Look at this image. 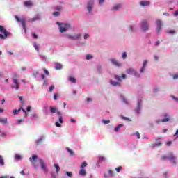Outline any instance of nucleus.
<instances>
[{
	"instance_id": "f257e3e1",
	"label": "nucleus",
	"mask_w": 178,
	"mask_h": 178,
	"mask_svg": "<svg viewBox=\"0 0 178 178\" xmlns=\"http://www.w3.org/2000/svg\"><path fill=\"white\" fill-rule=\"evenodd\" d=\"M114 78L117 80V81H110V83L111 84V86H113V87H120L122 86V84L120 83H122V79H123L124 80V79H126V74H122V76H119V75H115Z\"/></svg>"
},
{
	"instance_id": "f03ea898",
	"label": "nucleus",
	"mask_w": 178,
	"mask_h": 178,
	"mask_svg": "<svg viewBox=\"0 0 178 178\" xmlns=\"http://www.w3.org/2000/svg\"><path fill=\"white\" fill-rule=\"evenodd\" d=\"M161 159L162 161H169L172 165L177 164V158L173 153H170L167 156H163Z\"/></svg>"
},
{
	"instance_id": "7ed1b4c3",
	"label": "nucleus",
	"mask_w": 178,
	"mask_h": 178,
	"mask_svg": "<svg viewBox=\"0 0 178 178\" xmlns=\"http://www.w3.org/2000/svg\"><path fill=\"white\" fill-rule=\"evenodd\" d=\"M56 24L58 25L59 31L61 33H66L67 30H70L72 28V25H70V24L60 23L57 22Z\"/></svg>"
},
{
	"instance_id": "20e7f679",
	"label": "nucleus",
	"mask_w": 178,
	"mask_h": 178,
	"mask_svg": "<svg viewBox=\"0 0 178 178\" xmlns=\"http://www.w3.org/2000/svg\"><path fill=\"white\" fill-rule=\"evenodd\" d=\"M9 35H12V33L8 32V30L5 29V26L0 25V40H6Z\"/></svg>"
},
{
	"instance_id": "39448f33",
	"label": "nucleus",
	"mask_w": 178,
	"mask_h": 178,
	"mask_svg": "<svg viewBox=\"0 0 178 178\" xmlns=\"http://www.w3.org/2000/svg\"><path fill=\"white\" fill-rule=\"evenodd\" d=\"M15 20H17V22H18V23L22 24L24 33V34H26V33H27L26 19L24 18L20 19L19 17V16H17V15L15 16Z\"/></svg>"
},
{
	"instance_id": "423d86ee",
	"label": "nucleus",
	"mask_w": 178,
	"mask_h": 178,
	"mask_svg": "<svg viewBox=\"0 0 178 178\" xmlns=\"http://www.w3.org/2000/svg\"><path fill=\"white\" fill-rule=\"evenodd\" d=\"M141 108H143V97H138V99H137L136 108H135V113H136L137 115H140Z\"/></svg>"
},
{
	"instance_id": "0eeeda50",
	"label": "nucleus",
	"mask_w": 178,
	"mask_h": 178,
	"mask_svg": "<svg viewBox=\"0 0 178 178\" xmlns=\"http://www.w3.org/2000/svg\"><path fill=\"white\" fill-rule=\"evenodd\" d=\"M140 29L144 33L149 30V24L147 20L144 19L140 22Z\"/></svg>"
},
{
	"instance_id": "6e6552de",
	"label": "nucleus",
	"mask_w": 178,
	"mask_h": 178,
	"mask_svg": "<svg viewBox=\"0 0 178 178\" xmlns=\"http://www.w3.org/2000/svg\"><path fill=\"white\" fill-rule=\"evenodd\" d=\"M126 73L127 74H131V76H134L135 77H137L139 79V77H141V75L140 73H138L134 68H129L127 70Z\"/></svg>"
},
{
	"instance_id": "1a4fd4ad",
	"label": "nucleus",
	"mask_w": 178,
	"mask_h": 178,
	"mask_svg": "<svg viewBox=\"0 0 178 178\" xmlns=\"http://www.w3.org/2000/svg\"><path fill=\"white\" fill-rule=\"evenodd\" d=\"M162 118H163L161 120L162 123H166V122H170L172 120V117L170 116V113L168 112H164L161 115Z\"/></svg>"
},
{
	"instance_id": "9d476101",
	"label": "nucleus",
	"mask_w": 178,
	"mask_h": 178,
	"mask_svg": "<svg viewBox=\"0 0 178 178\" xmlns=\"http://www.w3.org/2000/svg\"><path fill=\"white\" fill-rule=\"evenodd\" d=\"M94 5H95V1L94 0H88L87 1V7L86 9L88 12V13H92V10L94 9Z\"/></svg>"
},
{
	"instance_id": "9b49d317",
	"label": "nucleus",
	"mask_w": 178,
	"mask_h": 178,
	"mask_svg": "<svg viewBox=\"0 0 178 178\" xmlns=\"http://www.w3.org/2000/svg\"><path fill=\"white\" fill-rule=\"evenodd\" d=\"M12 90H15V91H19L20 88V83H19V81L16 79H13V85H11Z\"/></svg>"
},
{
	"instance_id": "f8f14e48",
	"label": "nucleus",
	"mask_w": 178,
	"mask_h": 178,
	"mask_svg": "<svg viewBox=\"0 0 178 178\" xmlns=\"http://www.w3.org/2000/svg\"><path fill=\"white\" fill-rule=\"evenodd\" d=\"M65 37H66V38H68V40H72L74 41H76L77 40H80V38H81V33H79V34L74 35L66 34V35H65Z\"/></svg>"
},
{
	"instance_id": "ddd939ff",
	"label": "nucleus",
	"mask_w": 178,
	"mask_h": 178,
	"mask_svg": "<svg viewBox=\"0 0 178 178\" xmlns=\"http://www.w3.org/2000/svg\"><path fill=\"white\" fill-rule=\"evenodd\" d=\"M162 25L163 22L161 19L156 20V33L158 34L159 33H161L162 31Z\"/></svg>"
},
{
	"instance_id": "4468645a",
	"label": "nucleus",
	"mask_w": 178,
	"mask_h": 178,
	"mask_svg": "<svg viewBox=\"0 0 178 178\" xmlns=\"http://www.w3.org/2000/svg\"><path fill=\"white\" fill-rule=\"evenodd\" d=\"M109 60L111 65L115 66V67H122L123 66V63L119 62L116 58H110Z\"/></svg>"
},
{
	"instance_id": "2eb2a0df",
	"label": "nucleus",
	"mask_w": 178,
	"mask_h": 178,
	"mask_svg": "<svg viewBox=\"0 0 178 178\" xmlns=\"http://www.w3.org/2000/svg\"><path fill=\"white\" fill-rule=\"evenodd\" d=\"M40 163L41 169L43 170V172H44V173H47L48 169L47 168V164H45V162L42 159H40Z\"/></svg>"
},
{
	"instance_id": "dca6fc26",
	"label": "nucleus",
	"mask_w": 178,
	"mask_h": 178,
	"mask_svg": "<svg viewBox=\"0 0 178 178\" xmlns=\"http://www.w3.org/2000/svg\"><path fill=\"white\" fill-rule=\"evenodd\" d=\"M44 140H45V136L42 135L40 136L38 138L35 140V144H36L37 145H41Z\"/></svg>"
},
{
	"instance_id": "f3484780",
	"label": "nucleus",
	"mask_w": 178,
	"mask_h": 178,
	"mask_svg": "<svg viewBox=\"0 0 178 178\" xmlns=\"http://www.w3.org/2000/svg\"><path fill=\"white\" fill-rule=\"evenodd\" d=\"M57 115L59 116L58 122L62 124L63 123V114L60 111H57Z\"/></svg>"
},
{
	"instance_id": "a211bd4d",
	"label": "nucleus",
	"mask_w": 178,
	"mask_h": 178,
	"mask_svg": "<svg viewBox=\"0 0 178 178\" xmlns=\"http://www.w3.org/2000/svg\"><path fill=\"white\" fill-rule=\"evenodd\" d=\"M140 6H143V7L149 6L151 5V2L148 1H141L140 2Z\"/></svg>"
},
{
	"instance_id": "6ab92c4d",
	"label": "nucleus",
	"mask_w": 178,
	"mask_h": 178,
	"mask_svg": "<svg viewBox=\"0 0 178 178\" xmlns=\"http://www.w3.org/2000/svg\"><path fill=\"white\" fill-rule=\"evenodd\" d=\"M159 140V139H156V142L152 145V148H156V147H161V145H162V142Z\"/></svg>"
},
{
	"instance_id": "aec40b11",
	"label": "nucleus",
	"mask_w": 178,
	"mask_h": 178,
	"mask_svg": "<svg viewBox=\"0 0 178 178\" xmlns=\"http://www.w3.org/2000/svg\"><path fill=\"white\" fill-rule=\"evenodd\" d=\"M49 111H50V113L54 114V113H57V112H59V111H58V108L56 107L50 106H49Z\"/></svg>"
},
{
	"instance_id": "412c9836",
	"label": "nucleus",
	"mask_w": 178,
	"mask_h": 178,
	"mask_svg": "<svg viewBox=\"0 0 178 178\" xmlns=\"http://www.w3.org/2000/svg\"><path fill=\"white\" fill-rule=\"evenodd\" d=\"M79 176H83V177H86L87 176V171L84 168H81L79 170Z\"/></svg>"
},
{
	"instance_id": "4be33fe9",
	"label": "nucleus",
	"mask_w": 178,
	"mask_h": 178,
	"mask_svg": "<svg viewBox=\"0 0 178 178\" xmlns=\"http://www.w3.org/2000/svg\"><path fill=\"white\" fill-rule=\"evenodd\" d=\"M24 5L25 8H31V6H33V3H31L30 1H24Z\"/></svg>"
},
{
	"instance_id": "5701e85b",
	"label": "nucleus",
	"mask_w": 178,
	"mask_h": 178,
	"mask_svg": "<svg viewBox=\"0 0 178 178\" xmlns=\"http://www.w3.org/2000/svg\"><path fill=\"white\" fill-rule=\"evenodd\" d=\"M63 67V66L62 65V64H60L59 63H55L56 70H62Z\"/></svg>"
},
{
	"instance_id": "b1692460",
	"label": "nucleus",
	"mask_w": 178,
	"mask_h": 178,
	"mask_svg": "<svg viewBox=\"0 0 178 178\" xmlns=\"http://www.w3.org/2000/svg\"><path fill=\"white\" fill-rule=\"evenodd\" d=\"M124 125L123 124H118L115 128H114V131L115 133H118V131H119V130H120L121 127H123Z\"/></svg>"
},
{
	"instance_id": "393cba45",
	"label": "nucleus",
	"mask_w": 178,
	"mask_h": 178,
	"mask_svg": "<svg viewBox=\"0 0 178 178\" xmlns=\"http://www.w3.org/2000/svg\"><path fill=\"white\" fill-rule=\"evenodd\" d=\"M38 158V156H37V154H33L32 157L29 158V161L30 162H31V163H33V162H34V161H35V159H37Z\"/></svg>"
},
{
	"instance_id": "a878e982",
	"label": "nucleus",
	"mask_w": 178,
	"mask_h": 178,
	"mask_svg": "<svg viewBox=\"0 0 178 178\" xmlns=\"http://www.w3.org/2000/svg\"><path fill=\"white\" fill-rule=\"evenodd\" d=\"M122 4H117L115 5L114 7H113V10H119V9H122Z\"/></svg>"
},
{
	"instance_id": "bb28decb",
	"label": "nucleus",
	"mask_w": 178,
	"mask_h": 178,
	"mask_svg": "<svg viewBox=\"0 0 178 178\" xmlns=\"http://www.w3.org/2000/svg\"><path fill=\"white\" fill-rule=\"evenodd\" d=\"M121 101L125 104V105H129V102L127 101V99L123 95L121 96Z\"/></svg>"
},
{
	"instance_id": "cd10ccee",
	"label": "nucleus",
	"mask_w": 178,
	"mask_h": 178,
	"mask_svg": "<svg viewBox=\"0 0 178 178\" xmlns=\"http://www.w3.org/2000/svg\"><path fill=\"white\" fill-rule=\"evenodd\" d=\"M15 161H22V159H23V156L16 154L15 155Z\"/></svg>"
},
{
	"instance_id": "c85d7f7f",
	"label": "nucleus",
	"mask_w": 178,
	"mask_h": 178,
	"mask_svg": "<svg viewBox=\"0 0 178 178\" xmlns=\"http://www.w3.org/2000/svg\"><path fill=\"white\" fill-rule=\"evenodd\" d=\"M131 136L136 137L138 140H140V138H141V136L140 135V132L138 131H136L132 134Z\"/></svg>"
},
{
	"instance_id": "c756f323",
	"label": "nucleus",
	"mask_w": 178,
	"mask_h": 178,
	"mask_svg": "<svg viewBox=\"0 0 178 178\" xmlns=\"http://www.w3.org/2000/svg\"><path fill=\"white\" fill-rule=\"evenodd\" d=\"M37 20H41L39 15H37L34 18L30 19V22H37Z\"/></svg>"
},
{
	"instance_id": "7c9ffc66",
	"label": "nucleus",
	"mask_w": 178,
	"mask_h": 178,
	"mask_svg": "<svg viewBox=\"0 0 178 178\" xmlns=\"http://www.w3.org/2000/svg\"><path fill=\"white\" fill-rule=\"evenodd\" d=\"M0 123H2V124H8V118H0Z\"/></svg>"
},
{
	"instance_id": "2f4dec72",
	"label": "nucleus",
	"mask_w": 178,
	"mask_h": 178,
	"mask_svg": "<svg viewBox=\"0 0 178 178\" xmlns=\"http://www.w3.org/2000/svg\"><path fill=\"white\" fill-rule=\"evenodd\" d=\"M54 168L56 169V173H59V170H60V167H59V164L55 163L54 164Z\"/></svg>"
},
{
	"instance_id": "473e14b6",
	"label": "nucleus",
	"mask_w": 178,
	"mask_h": 178,
	"mask_svg": "<svg viewBox=\"0 0 178 178\" xmlns=\"http://www.w3.org/2000/svg\"><path fill=\"white\" fill-rule=\"evenodd\" d=\"M0 166H5V160L1 155H0Z\"/></svg>"
},
{
	"instance_id": "72a5a7b5",
	"label": "nucleus",
	"mask_w": 178,
	"mask_h": 178,
	"mask_svg": "<svg viewBox=\"0 0 178 178\" xmlns=\"http://www.w3.org/2000/svg\"><path fill=\"white\" fill-rule=\"evenodd\" d=\"M153 92H154L155 94L159 92V86H155L153 88Z\"/></svg>"
},
{
	"instance_id": "f704fd0d",
	"label": "nucleus",
	"mask_w": 178,
	"mask_h": 178,
	"mask_svg": "<svg viewBox=\"0 0 178 178\" xmlns=\"http://www.w3.org/2000/svg\"><path fill=\"white\" fill-rule=\"evenodd\" d=\"M94 58V56L91 54H87L86 56V60H91V59H93Z\"/></svg>"
},
{
	"instance_id": "c9c22d12",
	"label": "nucleus",
	"mask_w": 178,
	"mask_h": 178,
	"mask_svg": "<svg viewBox=\"0 0 178 178\" xmlns=\"http://www.w3.org/2000/svg\"><path fill=\"white\" fill-rule=\"evenodd\" d=\"M68 80H69V81H70L73 84H75V83H76V78H74L73 76H70Z\"/></svg>"
},
{
	"instance_id": "e433bc0d",
	"label": "nucleus",
	"mask_w": 178,
	"mask_h": 178,
	"mask_svg": "<svg viewBox=\"0 0 178 178\" xmlns=\"http://www.w3.org/2000/svg\"><path fill=\"white\" fill-rule=\"evenodd\" d=\"M134 27H135L134 25L129 26V31H131V33H134V31H136V30L134 29Z\"/></svg>"
},
{
	"instance_id": "4c0bfd02",
	"label": "nucleus",
	"mask_w": 178,
	"mask_h": 178,
	"mask_svg": "<svg viewBox=\"0 0 178 178\" xmlns=\"http://www.w3.org/2000/svg\"><path fill=\"white\" fill-rule=\"evenodd\" d=\"M0 136H1V137H3L5 138L8 137V134L6 131H0Z\"/></svg>"
},
{
	"instance_id": "58836bf2",
	"label": "nucleus",
	"mask_w": 178,
	"mask_h": 178,
	"mask_svg": "<svg viewBox=\"0 0 178 178\" xmlns=\"http://www.w3.org/2000/svg\"><path fill=\"white\" fill-rule=\"evenodd\" d=\"M167 34H171V35H173L174 34H176V31L175 30H170L166 31Z\"/></svg>"
},
{
	"instance_id": "ea45409f",
	"label": "nucleus",
	"mask_w": 178,
	"mask_h": 178,
	"mask_svg": "<svg viewBox=\"0 0 178 178\" xmlns=\"http://www.w3.org/2000/svg\"><path fill=\"white\" fill-rule=\"evenodd\" d=\"M122 58L124 60L127 58V52L124 51L122 54Z\"/></svg>"
},
{
	"instance_id": "a19ab883",
	"label": "nucleus",
	"mask_w": 178,
	"mask_h": 178,
	"mask_svg": "<svg viewBox=\"0 0 178 178\" xmlns=\"http://www.w3.org/2000/svg\"><path fill=\"white\" fill-rule=\"evenodd\" d=\"M23 123H24V120H23V119L17 120L16 122V124H17V125L22 124Z\"/></svg>"
},
{
	"instance_id": "79ce46f5",
	"label": "nucleus",
	"mask_w": 178,
	"mask_h": 178,
	"mask_svg": "<svg viewBox=\"0 0 178 178\" xmlns=\"http://www.w3.org/2000/svg\"><path fill=\"white\" fill-rule=\"evenodd\" d=\"M20 111H22V108L19 109H15L13 111V115H19V112H20Z\"/></svg>"
},
{
	"instance_id": "37998d69",
	"label": "nucleus",
	"mask_w": 178,
	"mask_h": 178,
	"mask_svg": "<svg viewBox=\"0 0 178 178\" xmlns=\"http://www.w3.org/2000/svg\"><path fill=\"white\" fill-rule=\"evenodd\" d=\"M32 74L35 79H37L38 74H40V72L38 71L33 72Z\"/></svg>"
},
{
	"instance_id": "c03bdc74",
	"label": "nucleus",
	"mask_w": 178,
	"mask_h": 178,
	"mask_svg": "<svg viewBox=\"0 0 178 178\" xmlns=\"http://www.w3.org/2000/svg\"><path fill=\"white\" fill-rule=\"evenodd\" d=\"M108 175L111 177H114L115 174L113 173V171H112V170H108Z\"/></svg>"
},
{
	"instance_id": "a18cd8bd",
	"label": "nucleus",
	"mask_w": 178,
	"mask_h": 178,
	"mask_svg": "<svg viewBox=\"0 0 178 178\" xmlns=\"http://www.w3.org/2000/svg\"><path fill=\"white\" fill-rule=\"evenodd\" d=\"M86 166H87V162L83 161L82 163V164L81 165L80 168H81V169H84V168H86Z\"/></svg>"
},
{
	"instance_id": "49530a36",
	"label": "nucleus",
	"mask_w": 178,
	"mask_h": 178,
	"mask_svg": "<svg viewBox=\"0 0 178 178\" xmlns=\"http://www.w3.org/2000/svg\"><path fill=\"white\" fill-rule=\"evenodd\" d=\"M66 150L67 152H69L70 155H74V154L73 153V150L70 149L69 147H66Z\"/></svg>"
},
{
	"instance_id": "de8ad7c7",
	"label": "nucleus",
	"mask_w": 178,
	"mask_h": 178,
	"mask_svg": "<svg viewBox=\"0 0 178 178\" xmlns=\"http://www.w3.org/2000/svg\"><path fill=\"white\" fill-rule=\"evenodd\" d=\"M105 161H106V159L104 156H100L99 158V162H105Z\"/></svg>"
},
{
	"instance_id": "09e8293b",
	"label": "nucleus",
	"mask_w": 178,
	"mask_h": 178,
	"mask_svg": "<svg viewBox=\"0 0 178 178\" xmlns=\"http://www.w3.org/2000/svg\"><path fill=\"white\" fill-rule=\"evenodd\" d=\"M115 171L117 173H120L122 172V166H119L118 168H115Z\"/></svg>"
},
{
	"instance_id": "8fccbe9b",
	"label": "nucleus",
	"mask_w": 178,
	"mask_h": 178,
	"mask_svg": "<svg viewBox=\"0 0 178 178\" xmlns=\"http://www.w3.org/2000/svg\"><path fill=\"white\" fill-rule=\"evenodd\" d=\"M147 65H148V60H145L143 61L142 67L146 68V67H147Z\"/></svg>"
},
{
	"instance_id": "3c124183",
	"label": "nucleus",
	"mask_w": 178,
	"mask_h": 178,
	"mask_svg": "<svg viewBox=\"0 0 178 178\" xmlns=\"http://www.w3.org/2000/svg\"><path fill=\"white\" fill-rule=\"evenodd\" d=\"M102 123H104V124H109V123H111V120H102Z\"/></svg>"
},
{
	"instance_id": "603ef678",
	"label": "nucleus",
	"mask_w": 178,
	"mask_h": 178,
	"mask_svg": "<svg viewBox=\"0 0 178 178\" xmlns=\"http://www.w3.org/2000/svg\"><path fill=\"white\" fill-rule=\"evenodd\" d=\"M122 119L124 120H126L127 122H131V120H130L128 117L121 116Z\"/></svg>"
},
{
	"instance_id": "864d4df0",
	"label": "nucleus",
	"mask_w": 178,
	"mask_h": 178,
	"mask_svg": "<svg viewBox=\"0 0 178 178\" xmlns=\"http://www.w3.org/2000/svg\"><path fill=\"white\" fill-rule=\"evenodd\" d=\"M33 47L36 51H39L40 47L38 46V44H37V43H33Z\"/></svg>"
},
{
	"instance_id": "5fc2aeb1",
	"label": "nucleus",
	"mask_w": 178,
	"mask_h": 178,
	"mask_svg": "<svg viewBox=\"0 0 178 178\" xmlns=\"http://www.w3.org/2000/svg\"><path fill=\"white\" fill-rule=\"evenodd\" d=\"M65 174L67 175V176L68 177H72L73 176V174L72 173V172L67 171V172H65Z\"/></svg>"
},
{
	"instance_id": "6e6d98bb",
	"label": "nucleus",
	"mask_w": 178,
	"mask_h": 178,
	"mask_svg": "<svg viewBox=\"0 0 178 178\" xmlns=\"http://www.w3.org/2000/svg\"><path fill=\"white\" fill-rule=\"evenodd\" d=\"M102 70V67H101V65L97 66V71L98 72V73H101Z\"/></svg>"
},
{
	"instance_id": "4d7b16f0",
	"label": "nucleus",
	"mask_w": 178,
	"mask_h": 178,
	"mask_svg": "<svg viewBox=\"0 0 178 178\" xmlns=\"http://www.w3.org/2000/svg\"><path fill=\"white\" fill-rule=\"evenodd\" d=\"M59 15H60V13H59L58 11L53 13V16H55L56 17H58V16H59Z\"/></svg>"
},
{
	"instance_id": "13d9d810",
	"label": "nucleus",
	"mask_w": 178,
	"mask_h": 178,
	"mask_svg": "<svg viewBox=\"0 0 178 178\" xmlns=\"http://www.w3.org/2000/svg\"><path fill=\"white\" fill-rule=\"evenodd\" d=\"M32 37L34 38V40H37V38H38V35H37L34 32L32 33Z\"/></svg>"
},
{
	"instance_id": "bf43d9fd",
	"label": "nucleus",
	"mask_w": 178,
	"mask_h": 178,
	"mask_svg": "<svg viewBox=\"0 0 178 178\" xmlns=\"http://www.w3.org/2000/svg\"><path fill=\"white\" fill-rule=\"evenodd\" d=\"M54 88H55V86L54 85H51L49 88V92H52V91H54Z\"/></svg>"
},
{
	"instance_id": "052dcab7",
	"label": "nucleus",
	"mask_w": 178,
	"mask_h": 178,
	"mask_svg": "<svg viewBox=\"0 0 178 178\" xmlns=\"http://www.w3.org/2000/svg\"><path fill=\"white\" fill-rule=\"evenodd\" d=\"M83 38L84 40H88V38H90V35L88 33H85Z\"/></svg>"
},
{
	"instance_id": "680f3d73",
	"label": "nucleus",
	"mask_w": 178,
	"mask_h": 178,
	"mask_svg": "<svg viewBox=\"0 0 178 178\" xmlns=\"http://www.w3.org/2000/svg\"><path fill=\"white\" fill-rule=\"evenodd\" d=\"M42 62H47V57L45 56H40Z\"/></svg>"
},
{
	"instance_id": "e2e57ef3",
	"label": "nucleus",
	"mask_w": 178,
	"mask_h": 178,
	"mask_svg": "<svg viewBox=\"0 0 178 178\" xmlns=\"http://www.w3.org/2000/svg\"><path fill=\"white\" fill-rule=\"evenodd\" d=\"M31 119H32V120L37 119V114L36 113L32 114Z\"/></svg>"
},
{
	"instance_id": "0e129e2a",
	"label": "nucleus",
	"mask_w": 178,
	"mask_h": 178,
	"mask_svg": "<svg viewBox=\"0 0 178 178\" xmlns=\"http://www.w3.org/2000/svg\"><path fill=\"white\" fill-rule=\"evenodd\" d=\"M55 126H56V127H62V124H60V123H59V122H56Z\"/></svg>"
},
{
	"instance_id": "69168bd1",
	"label": "nucleus",
	"mask_w": 178,
	"mask_h": 178,
	"mask_svg": "<svg viewBox=\"0 0 178 178\" xmlns=\"http://www.w3.org/2000/svg\"><path fill=\"white\" fill-rule=\"evenodd\" d=\"M161 122L162 123V119L161 120L158 119V120H155L156 124H159V123H161Z\"/></svg>"
},
{
	"instance_id": "338daca9",
	"label": "nucleus",
	"mask_w": 178,
	"mask_h": 178,
	"mask_svg": "<svg viewBox=\"0 0 178 178\" xmlns=\"http://www.w3.org/2000/svg\"><path fill=\"white\" fill-rule=\"evenodd\" d=\"M104 3L105 0H99V4L100 5V6H102V5H104Z\"/></svg>"
},
{
	"instance_id": "774afa93",
	"label": "nucleus",
	"mask_w": 178,
	"mask_h": 178,
	"mask_svg": "<svg viewBox=\"0 0 178 178\" xmlns=\"http://www.w3.org/2000/svg\"><path fill=\"white\" fill-rule=\"evenodd\" d=\"M174 137H175V138H178V129L176 131L175 134H174Z\"/></svg>"
}]
</instances>
